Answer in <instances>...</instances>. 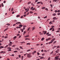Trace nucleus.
<instances>
[{
  "label": "nucleus",
  "instance_id": "obj_1",
  "mask_svg": "<svg viewBox=\"0 0 60 60\" xmlns=\"http://www.w3.org/2000/svg\"><path fill=\"white\" fill-rule=\"evenodd\" d=\"M30 55L31 53H29V54H28V55H27V56L28 57H29V58H30V57H31L32 56Z\"/></svg>",
  "mask_w": 60,
  "mask_h": 60
},
{
  "label": "nucleus",
  "instance_id": "obj_2",
  "mask_svg": "<svg viewBox=\"0 0 60 60\" xmlns=\"http://www.w3.org/2000/svg\"><path fill=\"white\" fill-rule=\"evenodd\" d=\"M59 57V56H55V58L56 59V60H58L59 59L58 58Z\"/></svg>",
  "mask_w": 60,
  "mask_h": 60
},
{
  "label": "nucleus",
  "instance_id": "obj_3",
  "mask_svg": "<svg viewBox=\"0 0 60 60\" xmlns=\"http://www.w3.org/2000/svg\"><path fill=\"white\" fill-rule=\"evenodd\" d=\"M16 24H17V25H18L19 24H21V23L20 22H16Z\"/></svg>",
  "mask_w": 60,
  "mask_h": 60
},
{
  "label": "nucleus",
  "instance_id": "obj_4",
  "mask_svg": "<svg viewBox=\"0 0 60 60\" xmlns=\"http://www.w3.org/2000/svg\"><path fill=\"white\" fill-rule=\"evenodd\" d=\"M56 19H57V18H56V17H54L53 18V19L54 20H56Z\"/></svg>",
  "mask_w": 60,
  "mask_h": 60
},
{
  "label": "nucleus",
  "instance_id": "obj_5",
  "mask_svg": "<svg viewBox=\"0 0 60 60\" xmlns=\"http://www.w3.org/2000/svg\"><path fill=\"white\" fill-rule=\"evenodd\" d=\"M51 39L50 38H48V39H46V41H48V40H50Z\"/></svg>",
  "mask_w": 60,
  "mask_h": 60
},
{
  "label": "nucleus",
  "instance_id": "obj_6",
  "mask_svg": "<svg viewBox=\"0 0 60 60\" xmlns=\"http://www.w3.org/2000/svg\"><path fill=\"white\" fill-rule=\"evenodd\" d=\"M52 27H51L49 29L50 30H52V29H53V27H54V26H52Z\"/></svg>",
  "mask_w": 60,
  "mask_h": 60
},
{
  "label": "nucleus",
  "instance_id": "obj_7",
  "mask_svg": "<svg viewBox=\"0 0 60 60\" xmlns=\"http://www.w3.org/2000/svg\"><path fill=\"white\" fill-rule=\"evenodd\" d=\"M8 28H7L6 29H5L4 30V32H5L6 31V30H8Z\"/></svg>",
  "mask_w": 60,
  "mask_h": 60
},
{
  "label": "nucleus",
  "instance_id": "obj_8",
  "mask_svg": "<svg viewBox=\"0 0 60 60\" xmlns=\"http://www.w3.org/2000/svg\"><path fill=\"white\" fill-rule=\"evenodd\" d=\"M56 40V38H54L52 39L51 40V41H54V40Z\"/></svg>",
  "mask_w": 60,
  "mask_h": 60
},
{
  "label": "nucleus",
  "instance_id": "obj_9",
  "mask_svg": "<svg viewBox=\"0 0 60 60\" xmlns=\"http://www.w3.org/2000/svg\"><path fill=\"white\" fill-rule=\"evenodd\" d=\"M4 46H0V49H2V48H4Z\"/></svg>",
  "mask_w": 60,
  "mask_h": 60
},
{
  "label": "nucleus",
  "instance_id": "obj_10",
  "mask_svg": "<svg viewBox=\"0 0 60 60\" xmlns=\"http://www.w3.org/2000/svg\"><path fill=\"white\" fill-rule=\"evenodd\" d=\"M35 29V27L34 26L33 27V29L32 30V31H33V30H34Z\"/></svg>",
  "mask_w": 60,
  "mask_h": 60
},
{
  "label": "nucleus",
  "instance_id": "obj_11",
  "mask_svg": "<svg viewBox=\"0 0 60 60\" xmlns=\"http://www.w3.org/2000/svg\"><path fill=\"white\" fill-rule=\"evenodd\" d=\"M16 49L17 50H20V49H19V48H17Z\"/></svg>",
  "mask_w": 60,
  "mask_h": 60
},
{
  "label": "nucleus",
  "instance_id": "obj_12",
  "mask_svg": "<svg viewBox=\"0 0 60 60\" xmlns=\"http://www.w3.org/2000/svg\"><path fill=\"white\" fill-rule=\"evenodd\" d=\"M46 8V7H43L42 8V9H44Z\"/></svg>",
  "mask_w": 60,
  "mask_h": 60
},
{
  "label": "nucleus",
  "instance_id": "obj_13",
  "mask_svg": "<svg viewBox=\"0 0 60 60\" xmlns=\"http://www.w3.org/2000/svg\"><path fill=\"white\" fill-rule=\"evenodd\" d=\"M25 40H30V39H29V38H26L25 39Z\"/></svg>",
  "mask_w": 60,
  "mask_h": 60
},
{
  "label": "nucleus",
  "instance_id": "obj_14",
  "mask_svg": "<svg viewBox=\"0 0 60 60\" xmlns=\"http://www.w3.org/2000/svg\"><path fill=\"white\" fill-rule=\"evenodd\" d=\"M56 41H55L53 42V44H55V43H56Z\"/></svg>",
  "mask_w": 60,
  "mask_h": 60
},
{
  "label": "nucleus",
  "instance_id": "obj_15",
  "mask_svg": "<svg viewBox=\"0 0 60 60\" xmlns=\"http://www.w3.org/2000/svg\"><path fill=\"white\" fill-rule=\"evenodd\" d=\"M14 53H17V52H18V51H14Z\"/></svg>",
  "mask_w": 60,
  "mask_h": 60
},
{
  "label": "nucleus",
  "instance_id": "obj_16",
  "mask_svg": "<svg viewBox=\"0 0 60 60\" xmlns=\"http://www.w3.org/2000/svg\"><path fill=\"white\" fill-rule=\"evenodd\" d=\"M53 42V41H51V42H50L49 43V44H50V43H52V42Z\"/></svg>",
  "mask_w": 60,
  "mask_h": 60
},
{
  "label": "nucleus",
  "instance_id": "obj_17",
  "mask_svg": "<svg viewBox=\"0 0 60 60\" xmlns=\"http://www.w3.org/2000/svg\"><path fill=\"white\" fill-rule=\"evenodd\" d=\"M8 47V45H7L6 46L4 47L5 48H6L7 47Z\"/></svg>",
  "mask_w": 60,
  "mask_h": 60
},
{
  "label": "nucleus",
  "instance_id": "obj_18",
  "mask_svg": "<svg viewBox=\"0 0 60 60\" xmlns=\"http://www.w3.org/2000/svg\"><path fill=\"white\" fill-rule=\"evenodd\" d=\"M16 28H21V27H16Z\"/></svg>",
  "mask_w": 60,
  "mask_h": 60
},
{
  "label": "nucleus",
  "instance_id": "obj_19",
  "mask_svg": "<svg viewBox=\"0 0 60 60\" xmlns=\"http://www.w3.org/2000/svg\"><path fill=\"white\" fill-rule=\"evenodd\" d=\"M29 36V35H27L26 36H25L24 37H25V38H26L27 37H28Z\"/></svg>",
  "mask_w": 60,
  "mask_h": 60
},
{
  "label": "nucleus",
  "instance_id": "obj_20",
  "mask_svg": "<svg viewBox=\"0 0 60 60\" xmlns=\"http://www.w3.org/2000/svg\"><path fill=\"white\" fill-rule=\"evenodd\" d=\"M21 31L22 32H23L24 30L23 29H21Z\"/></svg>",
  "mask_w": 60,
  "mask_h": 60
},
{
  "label": "nucleus",
  "instance_id": "obj_21",
  "mask_svg": "<svg viewBox=\"0 0 60 60\" xmlns=\"http://www.w3.org/2000/svg\"><path fill=\"white\" fill-rule=\"evenodd\" d=\"M31 3V2H29L28 3V4H30Z\"/></svg>",
  "mask_w": 60,
  "mask_h": 60
},
{
  "label": "nucleus",
  "instance_id": "obj_22",
  "mask_svg": "<svg viewBox=\"0 0 60 60\" xmlns=\"http://www.w3.org/2000/svg\"><path fill=\"white\" fill-rule=\"evenodd\" d=\"M14 10V9H13V8H12L11 9V11H13V10Z\"/></svg>",
  "mask_w": 60,
  "mask_h": 60
},
{
  "label": "nucleus",
  "instance_id": "obj_23",
  "mask_svg": "<svg viewBox=\"0 0 60 60\" xmlns=\"http://www.w3.org/2000/svg\"><path fill=\"white\" fill-rule=\"evenodd\" d=\"M19 26H20V27H22V25L21 24H20L19 25Z\"/></svg>",
  "mask_w": 60,
  "mask_h": 60
},
{
  "label": "nucleus",
  "instance_id": "obj_24",
  "mask_svg": "<svg viewBox=\"0 0 60 60\" xmlns=\"http://www.w3.org/2000/svg\"><path fill=\"white\" fill-rule=\"evenodd\" d=\"M53 16H56V14H54L52 15Z\"/></svg>",
  "mask_w": 60,
  "mask_h": 60
},
{
  "label": "nucleus",
  "instance_id": "obj_25",
  "mask_svg": "<svg viewBox=\"0 0 60 60\" xmlns=\"http://www.w3.org/2000/svg\"><path fill=\"white\" fill-rule=\"evenodd\" d=\"M26 31H24L23 32V34H26Z\"/></svg>",
  "mask_w": 60,
  "mask_h": 60
},
{
  "label": "nucleus",
  "instance_id": "obj_26",
  "mask_svg": "<svg viewBox=\"0 0 60 60\" xmlns=\"http://www.w3.org/2000/svg\"><path fill=\"white\" fill-rule=\"evenodd\" d=\"M44 58V57H42L40 58V59H42V58Z\"/></svg>",
  "mask_w": 60,
  "mask_h": 60
},
{
  "label": "nucleus",
  "instance_id": "obj_27",
  "mask_svg": "<svg viewBox=\"0 0 60 60\" xmlns=\"http://www.w3.org/2000/svg\"><path fill=\"white\" fill-rule=\"evenodd\" d=\"M30 29V27H29L28 28V29H27L28 31H29V30Z\"/></svg>",
  "mask_w": 60,
  "mask_h": 60
},
{
  "label": "nucleus",
  "instance_id": "obj_28",
  "mask_svg": "<svg viewBox=\"0 0 60 60\" xmlns=\"http://www.w3.org/2000/svg\"><path fill=\"white\" fill-rule=\"evenodd\" d=\"M31 50L30 49H28L27 50V52H28V51H30Z\"/></svg>",
  "mask_w": 60,
  "mask_h": 60
},
{
  "label": "nucleus",
  "instance_id": "obj_29",
  "mask_svg": "<svg viewBox=\"0 0 60 60\" xmlns=\"http://www.w3.org/2000/svg\"><path fill=\"white\" fill-rule=\"evenodd\" d=\"M41 3V2H39L37 3V4H40Z\"/></svg>",
  "mask_w": 60,
  "mask_h": 60
},
{
  "label": "nucleus",
  "instance_id": "obj_30",
  "mask_svg": "<svg viewBox=\"0 0 60 60\" xmlns=\"http://www.w3.org/2000/svg\"><path fill=\"white\" fill-rule=\"evenodd\" d=\"M8 45L9 46H11V45H12L11 44H8Z\"/></svg>",
  "mask_w": 60,
  "mask_h": 60
},
{
  "label": "nucleus",
  "instance_id": "obj_31",
  "mask_svg": "<svg viewBox=\"0 0 60 60\" xmlns=\"http://www.w3.org/2000/svg\"><path fill=\"white\" fill-rule=\"evenodd\" d=\"M44 38H42L41 39V41H43L44 39Z\"/></svg>",
  "mask_w": 60,
  "mask_h": 60
},
{
  "label": "nucleus",
  "instance_id": "obj_32",
  "mask_svg": "<svg viewBox=\"0 0 60 60\" xmlns=\"http://www.w3.org/2000/svg\"><path fill=\"white\" fill-rule=\"evenodd\" d=\"M10 56H14V55L13 54L11 55H10Z\"/></svg>",
  "mask_w": 60,
  "mask_h": 60
},
{
  "label": "nucleus",
  "instance_id": "obj_33",
  "mask_svg": "<svg viewBox=\"0 0 60 60\" xmlns=\"http://www.w3.org/2000/svg\"><path fill=\"white\" fill-rule=\"evenodd\" d=\"M53 51L51 53H50V54H51H51H53Z\"/></svg>",
  "mask_w": 60,
  "mask_h": 60
},
{
  "label": "nucleus",
  "instance_id": "obj_34",
  "mask_svg": "<svg viewBox=\"0 0 60 60\" xmlns=\"http://www.w3.org/2000/svg\"><path fill=\"white\" fill-rule=\"evenodd\" d=\"M31 4H32V5H33V6H34V4H33L32 3H31Z\"/></svg>",
  "mask_w": 60,
  "mask_h": 60
},
{
  "label": "nucleus",
  "instance_id": "obj_35",
  "mask_svg": "<svg viewBox=\"0 0 60 60\" xmlns=\"http://www.w3.org/2000/svg\"><path fill=\"white\" fill-rule=\"evenodd\" d=\"M7 49H11V48H9V47H8Z\"/></svg>",
  "mask_w": 60,
  "mask_h": 60
},
{
  "label": "nucleus",
  "instance_id": "obj_36",
  "mask_svg": "<svg viewBox=\"0 0 60 60\" xmlns=\"http://www.w3.org/2000/svg\"><path fill=\"white\" fill-rule=\"evenodd\" d=\"M27 45H30V44L29 43H28L26 44Z\"/></svg>",
  "mask_w": 60,
  "mask_h": 60
},
{
  "label": "nucleus",
  "instance_id": "obj_37",
  "mask_svg": "<svg viewBox=\"0 0 60 60\" xmlns=\"http://www.w3.org/2000/svg\"><path fill=\"white\" fill-rule=\"evenodd\" d=\"M45 10L46 11H49V10H48V8H46L45 9Z\"/></svg>",
  "mask_w": 60,
  "mask_h": 60
},
{
  "label": "nucleus",
  "instance_id": "obj_38",
  "mask_svg": "<svg viewBox=\"0 0 60 60\" xmlns=\"http://www.w3.org/2000/svg\"><path fill=\"white\" fill-rule=\"evenodd\" d=\"M47 18V16H45V17H44V18L46 19V18Z\"/></svg>",
  "mask_w": 60,
  "mask_h": 60
},
{
  "label": "nucleus",
  "instance_id": "obj_39",
  "mask_svg": "<svg viewBox=\"0 0 60 60\" xmlns=\"http://www.w3.org/2000/svg\"><path fill=\"white\" fill-rule=\"evenodd\" d=\"M51 34H50L47 35V36H51Z\"/></svg>",
  "mask_w": 60,
  "mask_h": 60
},
{
  "label": "nucleus",
  "instance_id": "obj_40",
  "mask_svg": "<svg viewBox=\"0 0 60 60\" xmlns=\"http://www.w3.org/2000/svg\"><path fill=\"white\" fill-rule=\"evenodd\" d=\"M20 48V49H23V48L22 47H21V46H20L19 47Z\"/></svg>",
  "mask_w": 60,
  "mask_h": 60
},
{
  "label": "nucleus",
  "instance_id": "obj_41",
  "mask_svg": "<svg viewBox=\"0 0 60 60\" xmlns=\"http://www.w3.org/2000/svg\"><path fill=\"white\" fill-rule=\"evenodd\" d=\"M20 16L19 15H17L16 17H17V18H18V17H19Z\"/></svg>",
  "mask_w": 60,
  "mask_h": 60
},
{
  "label": "nucleus",
  "instance_id": "obj_42",
  "mask_svg": "<svg viewBox=\"0 0 60 60\" xmlns=\"http://www.w3.org/2000/svg\"><path fill=\"white\" fill-rule=\"evenodd\" d=\"M38 55H40V53L39 52H37Z\"/></svg>",
  "mask_w": 60,
  "mask_h": 60
},
{
  "label": "nucleus",
  "instance_id": "obj_43",
  "mask_svg": "<svg viewBox=\"0 0 60 60\" xmlns=\"http://www.w3.org/2000/svg\"><path fill=\"white\" fill-rule=\"evenodd\" d=\"M46 33H47L46 31H45L44 33V34H45Z\"/></svg>",
  "mask_w": 60,
  "mask_h": 60
},
{
  "label": "nucleus",
  "instance_id": "obj_44",
  "mask_svg": "<svg viewBox=\"0 0 60 60\" xmlns=\"http://www.w3.org/2000/svg\"><path fill=\"white\" fill-rule=\"evenodd\" d=\"M23 16H24V17H26V15H23Z\"/></svg>",
  "mask_w": 60,
  "mask_h": 60
},
{
  "label": "nucleus",
  "instance_id": "obj_45",
  "mask_svg": "<svg viewBox=\"0 0 60 60\" xmlns=\"http://www.w3.org/2000/svg\"><path fill=\"white\" fill-rule=\"evenodd\" d=\"M44 52H47V51L46 50H44Z\"/></svg>",
  "mask_w": 60,
  "mask_h": 60
},
{
  "label": "nucleus",
  "instance_id": "obj_46",
  "mask_svg": "<svg viewBox=\"0 0 60 60\" xmlns=\"http://www.w3.org/2000/svg\"><path fill=\"white\" fill-rule=\"evenodd\" d=\"M35 9V8H33V9H32V11H34V10Z\"/></svg>",
  "mask_w": 60,
  "mask_h": 60
},
{
  "label": "nucleus",
  "instance_id": "obj_47",
  "mask_svg": "<svg viewBox=\"0 0 60 60\" xmlns=\"http://www.w3.org/2000/svg\"><path fill=\"white\" fill-rule=\"evenodd\" d=\"M19 58H20L21 57H20V56H21V55H19Z\"/></svg>",
  "mask_w": 60,
  "mask_h": 60
},
{
  "label": "nucleus",
  "instance_id": "obj_48",
  "mask_svg": "<svg viewBox=\"0 0 60 60\" xmlns=\"http://www.w3.org/2000/svg\"><path fill=\"white\" fill-rule=\"evenodd\" d=\"M55 52L56 53H58V52H59V51H56Z\"/></svg>",
  "mask_w": 60,
  "mask_h": 60
},
{
  "label": "nucleus",
  "instance_id": "obj_49",
  "mask_svg": "<svg viewBox=\"0 0 60 60\" xmlns=\"http://www.w3.org/2000/svg\"><path fill=\"white\" fill-rule=\"evenodd\" d=\"M17 36H19V34H18L16 35Z\"/></svg>",
  "mask_w": 60,
  "mask_h": 60
},
{
  "label": "nucleus",
  "instance_id": "obj_50",
  "mask_svg": "<svg viewBox=\"0 0 60 60\" xmlns=\"http://www.w3.org/2000/svg\"><path fill=\"white\" fill-rule=\"evenodd\" d=\"M4 53V52L3 51H2L1 52H0V53Z\"/></svg>",
  "mask_w": 60,
  "mask_h": 60
},
{
  "label": "nucleus",
  "instance_id": "obj_51",
  "mask_svg": "<svg viewBox=\"0 0 60 60\" xmlns=\"http://www.w3.org/2000/svg\"><path fill=\"white\" fill-rule=\"evenodd\" d=\"M60 15V13H59L57 14L58 15Z\"/></svg>",
  "mask_w": 60,
  "mask_h": 60
},
{
  "label": "nucleus",
  "instance_id": "obj_52",
  "mask_svg": "<svg viewBox=\"0 0 60 60\" xmlns=\"http://www.w3.org/2000/svg\"><path fill=\"white\" fill-rule=\"evenodd\" d=\"M6 25H8V26H10V24H6Z\"/></svg>",
  "mask_w": 60,
  "mask_h": 60
},
{
  "label": "nucleus",
  "instance_id": "obj_53",
  "mask_svg": "<svg viewBox=\"0 0 60 60\" xmlns=\"http://www.w3.org/2000/svg\"><path fill=\"white\" fill-rule=\"evenodd\" d=\"M38 0H36L35 1V3H36V2H38Z\"/></svg>",
  "mask_w": 60,
  "mask_h": 60
},
{
  "label": "nucleus",
  "instance_id": "obj_54",
  "mask_svg": "<svg viewBox=\"0 0 60 60\" xmlns=\"http://www.w3.org/2000/svg\"><path fill=\"white\" fill-rule=\"evenodd\" d=\"M30 13H33V12L32 11H30Z\"/></svg>",
  "mask_w": 60,
  "mask_h": 60
},
{
  "label": "nucleus",
  "instance_id": "obj_55",
  "mask_svg": "<svg viewBox=\"0 0 60 60\" xmlns=\"http://www.w3.org/2000/svg\"><path fill=\"white\" fill-rule=\"evenodd\" d=\"M33 7H31L30 9V10H32V9H33Z\"/></svg>",
  "mask_w": 60,
  "mask_h": 60
},
{
  "label": "nucleus",
  "instance_id": "obj_56",
  "mask_svg": "<svg viewBox=\"0 0 60 60\" xmlns=\"http://www.w3.org/2000/svg\"><path fill=\"white\" fill-rule=\"evenodd\" d=\"M60 32V30H58L56 31L57 33H58V32Z\"/></svg>",
  "mask_w": 60,
  "mask_h": 60
},
{
  "label": "nucleus",
  "instance_id": "obj_57",
  "mask_svg": "<svg viewBox=\"0 0 60 60\" xmlns=\"http://www.w3.org/2000/svg\"><path fill=\"white\" fill-rule=\"evenodd\" d=\"M8 38V36H6L5 37V38Z\"/></svg>",
  "mask_w": 60,
  "mask_h": 60
},
{
  "label": "nucleus",
  "instance_id": "obj_58",
  "mask_svg": "<svg viewBox=\"0 0 60 60\" xmlns=\"http://www.w3.org/2000/svg\"><path fill=\"white\" fill-rule=\"evenodd\" d=\"M28 11H29V8H27V10Z\"/></svg>",
  "mask_w": 60,
  "mask_h": 60
},
{
  "label": "nucleus",
  "instance_id": "obj_59",
  "mask_svg": "<svg viewBox=\"0 0 60 60\" xmlns=\"http://www.w3.org/2000/svg\"><path fill=\"white\" fill-rule=\"evenodd\" d=\"M50 57H49V58L48 60H50Z\"/></svg>",
  "mask_w": 60,
  "mask_h": 60
},
{
  "label": "nucleus",
  "instance_id": "obj_60",
  "mask_svg": "<svg viewBox=\"0 0 60 60\" xmlns=\"http://www.w3.org/2000/svg\"><path fill=\"white\" fill-rule=\"evenodd\" d=\"M49 34V32H48L46 34V35H48Z\"/></svg>",
  "mask_w": 60,
  "mask_h": 60
},
{
  "label": "nucleus",
  "instance_id": "obj_61",
  "mask_svg": "<svg viewBox=\"0 0 60 60\" xmlns=\"http://www.w3.org/2000/svg\"><path fill=\"white\" fill-rule=\"evenodd\" d=\"M40 45V44H37L36 45V46H39Z\"/></svg>",
  "mask_w": 60,
  "mask_h": 60
},
{
  "label": "nucleus",
  "instance_id": "obj_62",
  "mask_svg": "<svg viewBox=\"0 0 60 60\" xmlns=\"http://www.w3.org/2000/svg\"><path fill=\"white\" fill-rule=\"evenodd\" d=\"M60 12V10H58L57 11V12Z\"/></svg>",
  "mask_w": 60,
  "mask_h": 60
},
{
  "label": "nucleus",
  "instance_id": "obj_63",
  "mask_svg": "<svg viewBox=\"0 0 60 60\" xmlns=\"http://www.w3.org/2000/svg\"><path fill=\"white\" fill-rule=\"evenodd\" d=\"M56 46H54L53 47H54V48H56Z\"/></svg>",
  "mask_w": 60,
  "mask_h": 60
},
{
  "label": "nucleus",
  "instance_id": "obj_64",
  "mask_svg": "<svg viewBox=\"0 0 60 60\" xmlns=\"http://www.w3.org/2000/svg\"><path fill=\"white\" fill-rule=\"evenodd\" d=\"M57 48H59V46H57Z\"/></svg>",
  "mask_w": 60,
  "mask_h": 60
}]
</instances>
